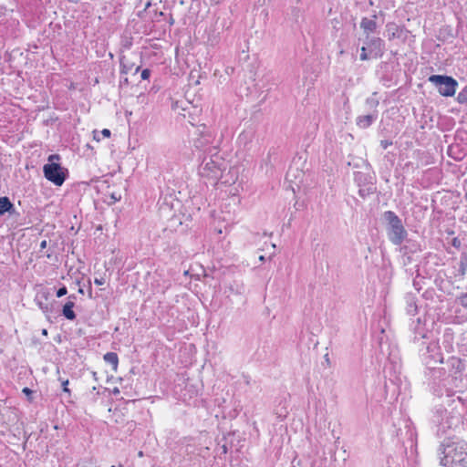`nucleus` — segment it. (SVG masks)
I'll return each instance as SVG.
<instances>
[{
	"label": "nucleus",
	"instance_id": "nucleus-1",
	"mask_svg": "<svg viewBox=\"0 0 467 467\" xmlns=\"http://www.w3.org/2000/svg\"><path fill=\"white\" fill-rule=\"evenodd\" d=\"M439 451L443 456L441 464L443 467H467V443L464 441L442 443Z\"/></svg>",
	"mask_w": 467,
	"mask_h": 467
},
{
	"label": "nucleus",
	"instance_id": "nucleus-2",
	"mask_svg": "<svg viewBox=\"0 0 467 467\" xmlns=\"http://www.w3.org/2000/svg\"><path fill=\"white\" fill-rule=\"evenodd\" d=\"M226 161L218 154V152L206 154L199 166V174L216 183L226 170Z\"/></svg>",
	"mask_w": 467,
	"mask_h": 467
},
{
	"label": "nucleus",
	"instance_id": "nucleus-3",
	"mask_svg": "<svg viewBox=\"0 0 467 467\" xmlns=\"http://www.w3.org/2000/svg\"><path fill=\"white\" fill-rule=\"evenodd\" d=\"M383 217L387 222V234L389 241L395 245L401 244L408 233L400 218L392 211L385 212Z\"/></svg>",
	"mask_w": 467,
	"mask_h": 467
},
{
	"label": "nucleus",
	"instance_id": "nucleus-4",
	"mask_svg": "<svg viewBox=\"0 0 467 467\" xmlns=\"http://www.w3.org/2000/svg\"><path fill=\"white\" fill-rule=\"evenodd\" d=\"M428 80L437 88L439 93L443 97L453 96L458 87L457 80L446 75H431Z\"/></svg>",
	"mask_w": 467,
	"mask_h": 467
},
{
	"label": "nucleus",
	"instance_id": "nucleus-5",
	"mask_svg": "<svg viewBox=\"0 0 467 467\" xmlns=\"http://www.w3.org/2000/svg\"><path fill=\"white\" fill-rule=\"evenodd\" d=\"M43 172L45 178L57 186H61L68 175L67 169L56 162L45 164Z\"/></svg>",
	"mask_w": 467,
	"mask_h": 467
},
{
	"label": "nucleus",
	"instance_id": "nucleus-6",
	"mask_svg": "<svg viewBox=\"0 0 467 467\" xmlns=\"http://www.w3.org/2000/svg\"><path fill=\"white\" fill-rule=\"evenodd\" d=\"M220 141V138L216 139L210 130H205V127H203V130L200 131L199 137L194 140V147L211 154L213 153V150L216 151Z\"/></svg>",
	"mask_w": 467,
	"mask_h": 467
},
{
	"label": "nucleus",
	"instance_id": "nucleus-7",
	"mask_svg": "<svg viewBox=\"0 0 467 467\" xmlns=\"http://www.w3.org/2000/svg\"><path fill=\"white\" fill-rule=\"evenodd\" d=\"M427 352L424 355V362L429 369H435L436 365L443 362V357L440 347L435 342H431L427 346Z\"/></svg>",
	"mask_w": 467,
	"mask_h": 467
},
{
	"label": "nucleus",
	"instance_id": "nucleus-8",
	"mask_svg": "<svg viewBox=\"0 0 467 467\" xmlns=\"http://www.w3.org/2000/svg\"><path fill=\"white\" fill-rule=\"evenodd\" d=\"M441 420L439 421L438 432L446 433L447 430L453 429L461 423V415L446 410L441 411Z\"/></svg>",
	"mask_w": 467,
	"mask_h": 467
},
{
	"label": "nucleus",
	"instance_id": "nucleus-9",
	"mask_svg": "<svg viewBox=\"0 0 467 467\" xmlns=\"http://www.w3.org/2000/svg\"><path fill=\"white\" fill-rule=\"evenodd\" d=\"M365 44L368 48L369 54L374 57H381L383 56L385 43L381 38L366 36Z\"/></svg>",
	"mask_w": 467,
	"mask_h": 467
},
{
	"label": "nucleus",
	"instance_id": "nucleus-10",
	"mask_svg": "<svg viewBox=\"0 0 467 467\" xmlns=\"http://www.w3.org/2000/svg\"><path fill=\"white\" fill-rule=\"evenodd\" d=\"M446 365L448 367L449 372L453 376L455 379L458 375H460L462 370L464 369V365L461 358L456 357H451L448 358Z\"/></svg>",
	"mask_w": 467,
	"mask_h": 467
},
{
	"label": "nucleus",
	"instance_id": "nucleus-11",
	"mask_svg": "<svg viewBox=\"0 0 467 467\" xmlns=\"http://www.w3.org/2000/svg\"><path fill=\"white\" fill-rule=\"evenodd\" d=\"M377 15H373L372 18L363 17L360 22V27L363 29L366 36H369L370 33H373L377 29Z\"/></svg>",
	"mask_w": 467,
	"mask_h": 467
},
{
	"label": "nucleus",
	"instance_id": "nucleus-12",
	"mask_svg": "<svg viewBox=\"0 0 467 467\" xmlns=\"http://www.w3.org/2000/svg\"><path fill=\"white\" fill-rule=\"evenodd\" d=\"M74 299L76 296L74 295H70L68 296V301L63 306L62 315L68 320H75L77 316L73 311V307L75 306Z\"/></svg>",
	"mask_w": 467,
	"mask_h": 467
},
{
	"label": "nucleus",
	"instance_id": "nucleus-13",
	"mask_svg": "<svg viewBox=\"0 0 467 467\" xmlns=\"http://www.w3.org/2000/svg\"><path fill=\"white\" fill-rule=\"evenodd\" d=\"M377 113L359 116L357 118V125L361 129H367L377 119Z\"/></svg>",
	"mask_w": 467,
	"mask_h": 467
},
{
	"label": "nucleus",
	"instance_id": "nucleus-14",
	"mask_svg": "<svg viewBox=\"0 0 467 467\" xmlns=\"http://www.w3.org/2000/svg\"><path fill=\"white\" fill-rule=\"evenodd\" d=\"M5 213L13 214L16 213V209L9 198L5 196L0 197V215H4Z\"/></svg>",
	"mask_w": 467,
	"mask_h": 467
},
{
	"label": "nucleus",
	"instance_id": "nucleus-15",
	"mask_svg": "<svg viewBox=\"0 0 467 467\" xmlns=\"http://www.w3.org/2000/svg\"><path fill=\"white\" fill-rule=\"evenodd\" d=\"M389 40L400 38L401 36L402 29L400 28L395 23H388L386 26Z\"/></svg>",
	"mask_w": 467,
	"mask_h": 467
},
{
	"label": "nucleus",
	"instance_id": "nucleus-16",
	"mask_svg": "<svg viewBox=\"0 0 467 467\" xmlns=\"http://www.w3.org/2000/svg\"><path fill=\"white\" fill-rule=\"evenodd\" d=\"M406 300V310L407 313L410 316H414L417 313V304H416V297L412 294H407L405 296Z\"/></svg>",
	"mask_w": 467,
	"mask_h": 467
},
{
	"label": "nucleus",
	"instance_id": "nucleus-17",
	"mask_svg": "<svg viewBox=\"0 0 467 467\" xmlns=\"http://www.w3.org/2000/svg\"><path fill=\"white\" fill-rule=\"evenodd\" d=\"M376 191V187L373 182H368L364 185L359 186L358 194L360 197L365 199L368 195L372 194Z\"/></svg>",
	"mask_w": 467,
	"mask_h": 467
},
{
	"label": "nucleus",
	"instance_id": "nucleus-18",
	"mask_svg": "<svg viewBox=\"0 0 467 467\" xmlns=\"http://www.w3.org/2000/svg\"><path fill=\"white\" fill-rule=\"evenodd\" d=\"M103 358L107 363L112 365L113 369H117L119 364V358L117 353L108 352L104 355Z\"/></svg>",
	"mask_w": 467,
	"mask_h": 467
},
{
	"label": "nucleus",
	"instance_id": "nucleus-19",
	"mask_svg": "<svg viewBox=\"0 0 467 467\" xmlns=\"http://www.w3.org/2000/svg\"><path fill=\"white\" fill-rule=\"evenodd\" d=\"M134 64L130 63L125 56L120 58V74L127 75L132 70Z\"/></svg>",
	"mask_w": 467,
	"mask_h": 467
},
{
	"label": "nucleus",
	"instance_id": "nucleus-20",
	"mask_svg": "<svg viewBox=\"0 0 467 467\" xmlns=\"http://www.w3.org/2000/svg\"><path fill=\"white\" fill-rule=\"evenodd\" d=\"M467 271V254L462 253L459 263L458 275L464 276Z\"/></svg>",
	"mask_w": 467,
	"mask_h": 467
},
{
	"label": "nucleus",
	"instance_id": "nucleus-21",
	"mask_svg": "<svg viewBox=\"0 0 467 467\" xmlns=\"http://www.w3.org/2000/svg\"><path fill=\"white\" fill-rule=\"evenodd\" d=\"M303 176L302 171H298L296 168L289 167L287 172H286V180L289 182H293L294 180H296L297 178H301Z\"/></svg>",
	"mask_w": 467,
	"mask_h": 467
},
{
	"label": "nucleus",
	"instance_id": "nucleus-22",
	"mask_svg": "<svg viewBox=\"0 0 467 467\" xmlns=\"http://www.w3.org/2000/svg\"><path fill=\"white\" fill-rule=\"evenodd\" d=\"M456 100L460 104L467 105V86H465L457 95Z\"/></svg>",
	"mask_w": 467,
	"mask_h": 467
},
{
	"label": "nucleus",
	"instance_id": "nucleus-23",
	"mask_svg": "<svg viewBox=\"0 0 467 467\" xmlns=\"http://www.w3.org/2000/svg\"><path fill=\"white\" fill-rule=\"evenodd\" d=\"M355 182L358 183V186H361V185H364L365 183L369 182L368 181V176L362 172L355 173Z\"/></svg>",
	"mask_w": 467,
	"mask_h": 467
},
{
	"label": "nucleus",
	"instance_id": "nucleus-24",
	"mask_svg": "<svg viewBox=\"0 0 467 467\" xmlns=\"http://www.w3.org/2000/svg\"><path fill=\"white\" fill-rule=\"evenodd\" d=\"M456 302L462 307L467 308V293H462L456 297Z\"/></svg>",
	"mask_w": 467,
	"mask_h": 467
},
{
	"label": "nucleus",
	"instance_id": "nucleus-25",
	"mask_svg": "<svg viewBox=\"0 0 467 467\" xmlns=\"http://www.w3.org/2000/svg\"><path fill=\"white\" fill-rule=\"evenodd\" d=\"M368 47H362L360 49V59L361 60H368V54L367 52Z\"/></svg>",
	"mask_w": 467,
	"mask_h": 467
},
{
	"label": "nucleus",
	"instance_id": "nucleus-26",
	"mask_svg": "<svg viewBox=\"0 0 467 467\" xmlns=\"http://www.w3.org/2000/svg\"><path fill=\"white\" fill-rule=\"evenodd\" d=\"M67 294V288L65 285H63L57 291V297H62V296H66Z\"/></svg>",
	"mask_w": 467,
	"mask_h": 467
},
{
	"label": "nucleus",
	"instance_id": "nucleus-27",
	"mask_svg": "<svg viewBox=\"0 0 467 467\" xmlns=\"http://www.w3.org/2000/svg\"><path fill=\"white\" fill-rule=\"evenodd\" d=\"M61 385H62V388H63V391L67 393L68 395L71 394V391L70 389L67 388L68 386V379H66V380H62L61 381Z\"/></svg>",
	"mask_w": 467,
	"mask_h": 467
},
{
	"label": "nucleus",
	"instance_id": "nucleus-28",
	"mask_svg": "<svg viewBox=\"0 0 467 467\" xmlns=\"http://www.w3.org/2000/svg\"><path fill=\"white\" fill-rule=\"evenodd\" d=\"M141 78L146 80L150 77V70L149 68H145L141 71L140 75Z\"/></svg>",
	"mask_w": 467,
	"mask_h": 467
},
{
	"label": "nucleus",
	"instance_id": "nucleus-29",
	"mask_svg": "<svg viewBox=\"0 0 467 467\" xmlns=\"http://www.w3.org/2000/svg\"><path fill=\"white\" fill-rule=\"evenodd\" d=\"M451 245L457 249H459L462 245L461 240L458 237H454L451 240Z\"/></svg>",
	"mask_w": 467,
	"mask_h": 467
},
{
	"label": "nucleus",
	"instance_id": "nucleus-30",
	"mask_svg": "<svg viewBox=\"0 0 467 467\" xmlns=\"http://www.w3.org/2000/svg\"><path fill=\"white\" fill-rule=\"evenodd\" d=\"M392 145V141L391 140H382L380 141V146L383 148V149H387L389 146Z\"/></svg>",
	"mask_w": 467,
	"mask_h": 467
},
{
	"label": "nucleus",
	"instance_id": "nucleus-31",
	"mask_svg": "<svg viewBox=\"0 0 467 467\" xmlns=\"http://www.w3.org/2000/svg\"><path fill=\"white\" fill-rule=\"evenodd\" d=\"M60 156L58 154H52L48 157V163L54 162V161H59Z\"/></svg>",
	"mask_w": 467,
	"mask_h": 467
},
{
	"label": "nucleus",
	"instance_id": "nucleus-32",
	"mask_svg": "<svg viewBox=\"0 0 467 467\" xmlns=\"http://www.w3.org/2000/svg\"><path fill=\"white\" fill-rule=\"evenodd\" d=\"M94 283L98 285H102L105 284V279L103 277L101 278H95Z\"/></svg>",
	"mask_w": 467,
	"mask_h": 467
},
{
	"label": "nucleus",
	"instance_id": "nucleus-33",
	"mask_svg": "<svg viewBox=\"0 0 467 467\" xmlns=\"http://www.w3.org/2000/svg\"><path fill=\"white\" fill-rule=\"evenodd\" d=\"M100 134L105 137V138H109L110 136V130H108V129H104Z\"/></svg>",
	"mask_w": 467,
	"mask_h": 467
},
{
	"label": "nucleus",
	"instance_id": "nucleus-34",
	"mask_svg": "<svg viewBox=\"0 0 467 467\" xmlns=\"http://www.w3.org/2000/svg\"><path fill=\"white\" fill-rule=\"evenodd\" d=\"M38 306L39 307L44 311V312H47L48 311V306L47 305H45L44 303L42 302H38Z\"/></svg>",
	"mask_w": 467,
	"mask_h": 467
},
{
	"label": "nucleus",
	"instance_id": "nucleus-35",
	"mask_svg": "<svg viewBox=\"0 0 467 467\" xmlns=\"http://www.w3.org/2000/svg\"><path fill=\"white\" fill-rule=\"evenodd\" d=\"M22 392L25 393L26 396H29L32 394L33 391L29 388L26 387L23 389Z\"/></svg>",
	"mask_w": 467,
	"mask_h": 467
},
{
	"label": "nucleus",
	"instance_id": "nucleus-36",
	"mask_svg": "<svg viewBox=\"0 0 467 467\" xmlns=\"http://www.w3.org/2000/svg\"><path fill=\"white\" fill-rule=\"evenodd\" d=\"M47 245V243L46 240H43L41 243H40V249H45Z\"/></svg>",
	"mask_w": 467,
	"mask_h": 467
},
{
	"label": "nucleus",
	"instance_id": "nucleus-37",
	"mask_svg": "<svg viewBox=\"0 0 467 467\" xmlns=\"http://www.w3.org/2000/svg\"><path fill=\"white\" fill-rule=\"evenodd\" d=\"M88 296L91 298L92 297V288H91L90 285H89V288H88Z\"/></svg>",
	"mask_w": 467,
	"mask_h": 467
},
{
	"label": "nucleus",
	"instance_id": "nucleus-38",
	"mask_svg": "<svg viewBox=\"0 0 467 467\" xmlns=\"http://www.w3.org/2000/svg\"><path fill=\"white\" fill-rule=\"evenodd\" d=\"M413 285L416 287L418 291H420V287H418L419 284L415 280L413 281Z\"/></svg>",
	"mask_w": 467,
	"mask_h": 467
},
{
	"label": "nucleus",
	"instance_id": "nucleus-39",
	"mask_svg": "<svg viewBox=\"0 0 467 467\" xmlns=\"http://www.w3.org/2000/svg\"><path fill=\"white\" fill-rule=\"evenodd\" d=\"M94 139L97 140H100V136H99L96 132H94Z\"/></svg>",
	"mask_w": 467,
	"mask_h": 467
},
{
	"label": "nucleus",
	"instance_id": "nucleus-40",
	"mask_svg": "<svg viewBox=\"0 0 467 467\" xmlns=\"http://www.w3.org/2000/svg\"><path fill=\"white\" fill-rule=\"evenodd\" d=\"M140 66L136 67H135V69H134V73H135V74H136V73H138V72H139V70H140Z\"/></svg>",
	"mask_w": 467,
	"mask_h": 467
},
{
	"label": "nucleus",
	"instance_id": "nucleus-41",
	"mask_svg": "<svg viewBox=\"0 0 467 467\" xmlns=\"http://www.w3.org/2000/svg\"><path fill=\"white\" fill-rule=\"evenodd\" d=\"M78 293L81 294V295H84V289L79 287L78 288Z\"/></svg>",
	"mask_w": 467,
	"mask_h": 467
},
{
	"label": "nucleus",
	"instance_id": "nucleus-42",
	"mask_svg": "<svg viewBox=\"0 0 467 467\" xmlns=\"http://www.w3.org/2000/svg\"><path fill=\"white\" fill-rule=\"evenodd\" d=\"M170 17H171V18H170L169 23H170L171 25H172V24L174 23V20H173V18H172V16H171Z\"/></svg>",
	"mask_w": 467,
	"mask_h": 467
},
{
	"label": "nucleus",
	"instance_id": "nucleus-43",
	"mask_svg": "<svg viewBox=\"0 0 467 467\" xmlns=\"http://www.w3.org/2000/svg\"><path fill=\"white\" fill-rule=\"evenodd\" d=\"M412 249H413V250H411V252H417V250H420V248H418V247H416V248H415V246H412Z\"/></svg>",
	"mask_w": 467,
	"mask_h": 467
},
{
	"label": "nucleus",
	"instance_id": "nucleus-44",
	"mask_svg": "<svg viewBox=\"0 0 467 467\" xmlns=\"http://www.w3.org/2000/svg\"><path fill=\"white\" fill-rule=\"evenodd\" d=\"M412 249H413V250H411V252H417V250H420V248H418V247H416V248H415V246H412Z\"/></svg>",
	"mask_w": 467,
	"mask_h": 467
},
{
	"label": "nucleus",
	"instance_id": "nucleus-45",
	"mask_svg": "<svg viewBox=\"0 0 467 467\" xmlns=\"http://www.w3.org/2000/svg\"><path fill=\"white\" fill-rule=\"evenodd\" d=\"M42 334H43V335H45V336H47V329H43V330H42Z\"/></svg>",
	"mask_w": 467,
	"mask_h": 467
},
{
	"label": "nucleus",
	"instance_id": "nucleus-46",
	"mask_svg": "<svg viewBox=\"0 0 467 467\" xmlns=\"http://www.w3.org/2000/svg\"><path fill=\"white\" fill-rule=\"evenodd\" d=\"M259 260H260V261H265V256H264V255H261V256L259 257Z\"/></svg>",
	"mask_w": 467,
	"mask_h": 467
},
{
	"label": "nucleus",
	"instance_id": "nucleus-47",
	"mask_svg": "<svg viewBox=\"0 0 467 467\" xmlns=\"http://www.w3.org/2000/svg\"><path fill=\"white\" fill-rule=\"evenodd\" d=\"M93 377L95 378V379L97 380V372H93Z\"/></svg>",
	"mask_w": 467,
	"mask_h": 467
},
{
	"label": "nucleus",
	"instance_id": "nucleus-48",
	"mask_svg": "<svg viewBox=\"0 0 467 467\" xmlns=\"http://www.w3.org/2000/svg\"><path fill=\"white\" fill-rule=\"evenodd\" d=\"M124 83H126V84H128V83H129V82H128V78H124Z\"/></svg>",
	"mask_w": 467,
	"mask_h": 467
},
{
	"label": "nucleus",
	"instance_id": "nucleus-49",
	"mask_svg": "<svg viewBox=\"0 0 467 467\" xmlns=\"http://www.w3.org/2000/svg\"><path fill=\"white\" fill-rule=\"evenodd\" d=\"M327 356H328V355L327 354V355H326V361H327V362H328V361H329V359H328Z\"/></svg>",
	"mask_w": 467,
	"mask_h": 467
},
{
	"label": "nucleus",
	"instance_id": "nucleus-50",
	"mask_svg": "<svg viewBox=\"0 0 467 467\" xmlns=\"http://www.w3.org/2000/svg\"><path fill=\"white\" fill-rule=\"evenodd\" d=\"M111 467H115L114 465H112Z\"/></svg>",
	"mask_w": 467,
	"mask_h": 467
}]
</instances>
